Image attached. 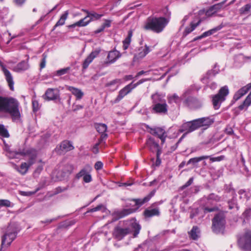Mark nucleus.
I'll list each match as a JSON object with an SVG mask.
<instances>
[{"label": "nucleus", "instance_id": "nucleus-1", "mask_svg": "<svg viewBox=\"0 0 251 251\" xmlns=\"http://www.w3.org/2000/svg\"><path fill=\"white\" fill-rule=\"evenodd\" d=\"M126 226L123 227L121 223L117 226L114 229L113 235L118 240H121L126 235L133 232V237H136L139 233L141 226L135 220L132 219L123 222Z\"/></svg>", "mask_w": 251, "mask_h": 251}, {"label": "nucleus", "instance_id": "nucleus-2", "mask_svg": "<svg viewBox=\"0 0 251 251\" xmlns=\"http://www.w3.org/2000/svg\"><path fill=\"white\" fill-rule=\"evenodd\" d=\"M170 14L166 17L150 16L145 22L143 28L145 30H151L158 34L164 31L168 25L170 18Z\"/></svg>", "mask_w": 251, "mask_h": 251}, {"label": "nucleus", "instance_id": "nucleus-3", "mask_svg": "<svg viewBox=\"0 0 251 251\" xmlns=\"http://www.w3.org/2000/svg\"><path fill=\"white\" fill-rule=\"evenodd\" d=\"M20 155L22 156H28L29 157L27 162H23L20 167L17 169L18 172L22 175H25L27 172L29 168L34 164L37 156V151L33 148H24L19 152Z\"/></svg>", "mask_w": 251, "mask_h": 251}, {"label": "nucleus", "instance_id": "nucleus-4", "mask_svg": "<svg viewBox=\"0 0 251 251\" xmlns=\"http://www.w3.org/2000/svg\"><path fill=\"white\" fill-rule=\"evenodd\" d=\"M20 103L17 100L12 97H5L3 112L9 114L12 121L19 120L21 118L19 110Z\"/></svg>", "mask_w": 251, "mask_h": 251}, {"label": "nucleus", "instance_id": "nucleus-5", "mask_svg": "<svg viewBox=\"0 0 251 251\" xmlns=\"http://www.w3.org/2000/svg\"><path fill=\"white\" fill-rule=\"evenodd\" d=\"M152 104L151 111L152 113L159 114H166L168 112V105L164 97L158 93L152 95Z\"/></svg>", "mask_w": 251, "mask_h": 251}, {"label": "nucleus", "instance_id": "nucleus-6", "mask_svg": "<svg viewBox=\"0 0 251 251\" xmlns=\"http://www.w3.org/2000/svg\"><path fill=\"white\" fill-rule=\"evenodd\" d=\"M229 93L227 86L225 85L220 89L217 94L211 96L212 104L215 109H218L220 107L221 103L226 100Z\"/></svg>", "mask_w": 251, "mask_h": 251}, {"label": "nucleus", "instance_id": "nucleus-7", "mask_svg": "<svg viewBox=\"0 0 251 251\" xmlns=\"http://www.w3.org/2000/svg\"><path fill=\"white\" fill-rule=\"evenodd\" d=\"M238 244L242 251H251V230H247L239 236Z\"/></svg>", "mask_w": 251, "mask_h": 251}, {"label": "nucleus", "instance_id": "nucleus-8", "mask_svg": "<svg viewBox=\"0 0 251 251\" xmlns=\"http://www.w3.org/2000/svg\"><path fill=\"white\" fill-rule=\"evenodd\" d=\"M226 225V220L222 214H218L215 216L212 220V229L216 233H224Z\"/></svg>", "mask_w": 251, "mask_h": 251}, {"label": "nucleus", "instance_id": "nucleus-9", "mask_svg": "<svg viewBox=\"0 0 251 251\" xmlns=\"http://www.w3.org/2000/svg\"><path fill=\"white\" fill-rule=\"evenodd\" d=\"M133 201L135 202L137 207L135 208L124 209L117 213V216L119 218H123L134 212L140 206L148 201H145V197L143 199H134Z\"/></svg>", "mask_w": 251, "mask_h": 251}, {"label": "nucleus", "instance_id": "nucleus-10", "mask_svg": "<svg viewBox=\"0 0 251 251\" xmlns=\"http://www.w3.org/2000/svg\"><path fill=\"white\" fill-rule=\"evenodd\" d=\"M198 128L197 124L195 120L189 122L184 123L179 127V132L184 133L182 136V137H184L185 135L190 133Z\"/></svg>", "mask_w": 251, "mask_h": 251}, {"label": "nucleus", "instance_id": "nucleus-11", "mask_svg": "<svg viewBox=\"0 0 251 251\" xmlns=\"http://www.w3.org/2000/svg\"><path fill=\"white\" fill-rule=\"evenodd\" d=\"M17 234V233L16 231L13 230L11 231L10 229H9L7 232L2 237L1 250L4 247L6 248L9 247L13 241L16 238Z\"/></svg>", "mask_w": 251, "mask_h": 251}, {"label": "nucleus", "instance_id": "nucleus-12", "mask_svg": "<svg viewBox=\"0 0 251 251\" xmlns=\"http://www.w3.org/2000/svg\"><path fill=\"white\" fill-rule=\"evenodd\" d=\"M92 168L89 165H85L79 171V177L81 178L82 182L90 183L92 181L91 173Z\"/></svg>", "mask_w": 251, "mask_h": 251}, {"label": "nucleus", "instance_id": "nucleus-13", "mask_svg": "<svg viewBox=\"0 0 251 251\" xmlns=\"http://www.w3.org/2000/svg\"><path fill=\"white\" fill-rule=\"evenodd\" d=\"M218 73L214 70L208 71L206 74L201 78V81L204 84H208V87L211 90H215L217 87V84L215 82H210V79Z\"/></svg>", "mask_w": 251, "mask_h": 251}, {"label": "nucleus", "instance_id": "nucleus-14", "mask_svg": "<svg viewBox=\"0 0 251 251\" xmlns=\"http://www.w3.org/2000/svg\"><path fill=\"white\" fill-rule=\"evenodd\" d=\"M2 71L4 74L5 80L10 90L14 91V81L10 72L3 65H1Z\"/></svg>", "mask_w": 251, "mask_h": 251}, {"label": "nucleus", "instance_id": "nucleus-15", "mask_svg": "<svg viewBox=\"0 0 251 251\" xmlns=\"http://www.w3.org/2000/svg\"><path fill=\"white\" fill-rule=\"evenodd\" d=\"M150 133L159 138L161 140L162 144L165 143L167 134L164 129L159 127L151 128Z\"/></svg>", "mask_w": 251, "mask_h": 251}, {"label": "nucleus", "instance_id": "nucleus-16", "mask_svg": "<svg viewBox=\"0 0 251 251\" xmlns=\"http://www.w3.org/2000/svg\"><path fill=\"white\" fill-rule=\"evenodd\" d=\"M156 203L152 204L150 207L145 209L144 212V215L146 218H151L155 216L160 215V210L158 207L155 206Z\"/></svg>", "mask_w": 251, "mask_h": 251}, {"label": "nucleus", "instance_id": "nucleus-17", "mask_svg": "<svg viewBox=\"0 0 251 251\" xmlns=\"http://www.w3.org/2000/svg\"><path fill=\"white\" fill-rule=\"evenodd\" d=\"M184 102L188 107L191 109L198 108L202 105V103L200 100L192 97L187 98Z\"/></svg>", "mask_w": 251, "mask_h": 251}, {"label": "nucleus", "instance_id": "nucleus-18", "mask_svg": "<svg viewBox=\"0 0 251 251\" xmlns=\"http://www.w3.org/2000/svg\"><path fill=\"white\" fill-rule=\"evenodd\" d=\"M146 144L151 152H156V153L161 152V149L158 143L155 142L153 138L149 137L146 142Z\"/></svg>", "mask_w": 251, "mask_h": 251}, {"label": "nucleus", "instance_id": "nucleus-19", "mask_svg": "<svg viewBox=\"0 0 251 251\" xmlns=\"http://www.w3.org/2000/svg\"><path fill=\"white\" fill-rule=\"evenodd\" d=\"M132 86V83L127 85L123 89H122L119 92V94L117 98L114 100V103L119 102L125 96L129 93L133 89Z\"/></svg>", "mask_w": 251, "mask_h": 251}, {"label": "nucleus", "instance_id": "nucleus-20", "mask_svg": "<svg viewBox=\"0 0 251 251\" xmlns=\"http://www.w3.org/2000/svg\"><path fill=\"white\" fill-rule=\"evenodd\" d=\"M74 149V147L70 141L64 140L60 143L59 149H57V151L59 154H62L70 151Z\"/></svg>", "mask_w": 251, "mask_h": 251}, {"label": "nucleus", "instance_id": "nucleus-21", "mask_svg": "<svg viewBox=\"0 0 251 251\" xmlns=\"http://www.w3.org/2000/svg\"><path fill=\"white\" fill-rule=\"evenodd\" d=\"M198 128L205 126L206 127L210 126L214 123V121L209 117H203L195 119Z\"/></svg>", "mask_w": 251, "mask_h": 251}, {"label": "nucleus", "instance_id": "nucleus-22", "mask_svg": "<svg viewBox=\"0 0 251 251\" xmlns=\"http://www.w3.org/2000/svg\"><path fill=\"white\" fill-rule=\"evenodd\" d=\"M29 68V65L28 61L23 60L14 66L12 70L16 73H21L28 70Z\"/></svg>", "mask_w": 251, "mask_h": 251}, {"label": "nucleus", "instance_id": "nucleus-23", "mask_svg": "<svg viewBox=\"0 0 251 251\" xmlns=\"http://www.w3.org/2000/svg\"><path fill=\"white\" fill-rule=\"evenodd\" d=\"M45 97L48 100H56L59 97V91L57 89L49 88L46 91Z\"/></svg>", "mask_w": 251, "mask_h": 251}, {"label": "nucleus", "instance_id": "nucleus-24", "mask_svg": "<svg viewBox=\"0 0 251 251\" xmlns=\"http://www.w3.org/2000/svg\"><path fill=\"white\" fill-rule=\"evenodd\" d=\"M121 56V54L119 51L117 50H113L109 51L107 58L106 63L112 64L114 63Z\"/></svg>", "mask_w": 251, "mask_h": 251}, {"label": "nucleus", "instance_id": "nucleus-25", "mask_svg": "<svg viewBox=\"0 0 251 251\" xmlns=\"http://www.w3.org/2000/svg\"><path fill=\"white\" fill-rule=\"evenodd\" d=\"M100 51V49H97L92 51L89 54V55L85 59L82 64L83 69H86L88 67L93 60L99 55Z\"/></svg>", "mask_w": 251, "mask_h": 251}, {"label": "nucleus", "instance_id": "nucleus-26", "mask_svg": "<svg viewBox=\"0 0 251 251\" xmlns=\"http://www.w3.org/2000/svg\"><path fill=\"white\" fill-rule=\"evenodd\" d=\"M150 51V47L147 45H145L144 48H140L138 53L134 55V60H136L144 58Z\"/></svg>", "mask_w": 251, "mask_h": 251}, {"label": "nucleus", "instance_id": "nucleus-27", "mask_svg": "<svg viewBox=\"0 0 251 251\" xmlns=\"http://www.w3.org/2000/svg\"><path fill=\"white\" fill-rule=\"evenodd\" d=\"M251 89L249 84L239 90L234 95L233 99L235 100H239L242 96L245 95Z\"/></svg>", "mask_w": 251, "mask_h": 251}, {"label": "nucleus", "instance_id": "nucleus-28", "mask_svg": "<svg viewBox=\"0 0 251 251\" xmlns=\"http://www.w3.org/2000/svg\"><path fill=\"white\" fill-rule=\"evenodd\" d=\"M223 27V26L222 25H219L218 26H217V27H215L210 30H209L207 31H205L204 32H203L201 36L198 37L196 39H201L202 38H204V37H207V36H209L211 35H212L214 33H216V32H217L218 31L220 30V29H221L222 28V27Z\"/></svg>", "mask_w": 251, "mask_h": 251}, {"label": "nucleus", "instance_id": "nucleus-29", "mask_svg": "<svg viewBox=\"0 0 251 251\" xmlns=\"http://www.w3.org/2000/svg\"><path fill=\"white\" fill-rule=\"evenodd\" d=\"M4 151L6 152V155L11 158H16V156L19 155V152L22 150H19L18 151H12L8 145L4 144Z\"/></svg>", "mask_w": 251, "mask_h": 251}, {"label": "nucleus", "instance_id": "nucleus-30", "mask_svg": "<svg viewBox=\"0 0 251 251\" xmlns=\"http://www.w3.org/2000/svg\"><path fill=\"white\" fill-rule=\"evenodd\" d=\"M201 22V20H199L198 22L194 23L192 22L191 23L190 26H187L185 28V30L183 32V34L184 35H187L189 33H191L193 31L197 26H198Z\"/></svg>", "mask_w": 251, "mask_h": 251}, {"label": "nucleus", "instance_id": "nucleus-31", "mask_svg": "<svg viewBox=\"0 0 251 251\" xmlns=\"http://www.w3.org/2000/svg\"><path fill=\"white\" fill-rule=\"evenodd\" d=\"M199 234L200 230L197 226H193L191 231L189 232L190 238L194 240L198 239Z\"/></svg>", "mask_w": 251, "mask_h": 251}, {"label": "nucleus", "instance_id": "nucleus-32", "mask_svg": "<svg viewBox=\"0 0 251 251\" xmlns=\"http://www.w3.org/2000/svg\"><path fill=\"white\" fill-rule=\"evenodd\" d=\"M132 36V30H129L128 32V35L127 36L126 38V39L123 41V49L124 50H126L128 49L130 42H131V39Z\"/></svg>", "mask_w": 251, "mask_h": 251}, {"label": "nucleus", "instance_id": "nucleus-33", "mask_svg": "<svg viewBox=\"0 0 251 251\" xmlns=\"http://www.w3.org/2000/svg\"><path fill=\"white\" fill-rule=\"evenodd\" d=\"M168 101L170 104L176 103L177 104L180 102L181 99L176 94H174L168 96Z\"/></svg>", "mask_w": 251, "mask_h": 251}, {"label": "nucleus", "instance_id": "nucleus-34", "mask_svg": "<svg viewBox=\"0 0 251 251\" xmlns=\"http://www.w3.org/2000/svg\"><path fill=\"white\" fill-rule=\"evenodd\" d=\"M209 157V156L207 155H203L199 157H194L191 158L189 160V161L187 162V165L190 164H195L197 163L198 162L203 160L208 159Z\"/></svg>", "mask_w": 251, "mask_h": 251}, {"label": "nucleus", "instance_id": "nucleus-35", "mask_svg": "<svg viewBox=\"0 0 251 251\" xmlns=\"http://www.w3.org/2000/svg\"><path fill=\"white\" fill-rule=\"evenodd\" d=\"M251 104V92L249 95L247 97L245 100L244 101L243 103L239 106L240 110H243L245 107H248Z\"/></svg>", "mask_w": 251, "mask_h": 251}, {"label": "nucleus", "instance_id": "nucleus-36", "mask_svg": "<svg viewBox=\"0 0 251 251\" xmlns=\"http://www.w3.org/2000/svg\"><path fill=\"white\" fill-rule=\"evenodd\" d=\"M68 16V13L65 12L60 17L59 20L56 23L54 26V28L57 26L63 25L65 24V20H66Z\"/></svg>", "mask_w": 251, "mask_h": 251}, {"label": "nucleus", "instance_id": "nucleus-37", "mask_svg": "<svg viewBox=\"0 0 251 251\" xmlns=\"http://www.w3.org/2000/svg\"><path fill=\"white\" fill-rule=\"evenodd\" d=\"M95 127L100 133H104L107 130V126L104 124H97L95 125Z\"/></svg>", "mask_w": 251, "mask_h": 251}, {"label": "nucleus", "instance_id": "nucleus-38", "mask_svg": "<svg viewBox=\"0 0 251 251\" xmlns=\"http://www.w3.org/2000/svg\"><path fill=\"white\" fill-rule=\"evenodd\" d=\"M205 199H206L207 200H212L216 202L220 201L222 200V199L220 197L213 193L210 194L206 198H203V200H204Z\"/></svg>", "mask_w": 251, "mask_h": 251}, {"label": "nucleus", "instance_id": "nucleus-39", "mask_svg": "<svg viewBox=\"0 0 251 251\" xmlns=\"http://www.w3.org/2000/svg\"><path fill=\"white\" fill-rule=\"evenodd\" d=\"M0 135L5 138L9 137V134L8 130L5 127L4 125L0 124Z\"/></svg>", "mask_w": 251, "mask_h": 251}, {"label": "nucleus", "instance_id": "nucleus-40", "mask_svg": "<svg viewBox=\"0 0 251 251\" xmlns=\"http://www.w3.org/2000/svg\"><path fill=\"white\" fill-rule=\"evenodd\" d=\"M251 8V4H247L239 9V13L241 15L246 14L250 11Z\"/></svg>", "mask_w": 251, "mask_h": 251}, {"label": "nucleus", "instance_id": "nucleus-41", "mask_svg": "<svg viewBox=\"0 0 251 251\" xmlns=\"http://www.w3.org/2000/svg\"><path fill=\"white\" fill-rule=\"evenodd\" d=\"M73 170V167L71 165H67L65 167V169L63 171V175L62 176V177L64 178L66 176H67L68 175L70 174Z\"/></svg>", "mask_w": 251, "mask_h": 251}, {"label": "nucleus", "instance_id": "nucleus-42", "mask_svg": "<svg viewBox=\"0 0 251 251\" xmlns=\"http://www.w3.org/2000/svg\"><path fill=\"white\" fill-rule=\"evenodd\" d=\"M91 20L92 18L87 14L84 18L79 20V26H86L91 21Z\"/></svg>", "mask_w": 251, "mask_h": 251}, {"label": "nucleus", "instance_id": "nucleus-43", "mask_svg": "<svg viewBox=\"0 0 251 251\" xmlns=\"http://www.w3.org/2000/svg\"><path fill=\"white\" fill-rule=\"evenodd\" d=\"M68 89L75 97V99H78V89L72 86H69Z\"/></svg>", "mask_w": 251, "mask_h": 251}, {"label": "nucleus", "instance_id": "nucleus-44", "mask_svg": "<svg viewBox=\"0 0 251 251\" xmlns=\"http://www.w3.org/2000/svg\"><path fill=\"white\" fill-rule=\"evenodd\" d=\"M47 56L45 53L42 54V59L40 64V70L44 69L46 66Z\"/></svg>", "mask_w": 251, "mask_h": 251}, {"label": "nucleus", "instance_id": "nucleus-45", "mask_svg": "<svg viewBox=\"0 0 251 251\" xmlns=\"http://www.w3.org/2000/svg\"><path fill=\"white\" fill-rule=\"evenodd\" d=\"M5 206L9 207L11 206V202L7 200H0V207Z\"/></svg>", "mask_w": 251, "mask_h": 251}, {"label": "nucleus", "instance_id": "nucleus-46", "mask_svg": "<svg viewBox=\"0 0 251 251\" xmlns=\"http://www.w3.org/2000/svg\"><path fill=\"white\" fill-rule=\"evenodd\" d=\"M87 14H88V16H90V18H92V19H95V20L99 19L102 16V14H99L95 12L88 13Z\"/></svg>", "mask_w": 251, "mask_h": 251}, {"label": "nucleus", "instance_id": "nucleus-47", "mask_svg": "<svg viewBox=\"0 0 251 251\" xmlns=\"http://www.w3.org/2000/svg\"><path fill=\"white\" fill-rule=\"evenodd\" d=\"M32 105L33 111L34 112H36L39 110V103L37 100H32Z\"/></svg>", "mask_w": 251, "mask_h": 251}, {"label": "nucleus", "instance_id": "nucleus-48", "mask_svg": "<svg viewBox=\"0 0 251 251\" xmlns=\"http://www.w3.org/2000/svg\"><path fill=\"white\" fill-rule=\"evenodd\" d=\"M70 70L69 67H67L66 68H63L60 69L59 70L57 71L56 74L58 75H62L68 73L69 70Z\"/></svg>", "mask_w": 251, "mask_h": 251}, {"label": "nucleus", "instance_id": "nucleus-49", "mask_svg": "<svg viewBox=\"0 0 251 251\" xmlns=\"http://www.w3.org/2000/svg\"><path fill=\"white\" fill-rule=\"evenodd\" d=\"M193 180H194V178L191 177L184 185H183L180 188V189L181 190H183V189L186 188V187L189 186L193 183Z\"/></svg>", "mask_w": 251, "mask_h": 251}, {"label": "nucleus", "instance_id": "nucleus-50", "mask_svg": "<svg viewBox=\"0 0 251 251\" xmlns=\"http://www.w3.org/2000/svg\"><path fill=\"white\" fill-rule=\"evenodd\" d=\"M104 209H105V207H104V205L102 204H100V205L97 206L96 207H95L93 208H92L90 210V211L93 212H96V211H99L100 210H104Z\"/></svg>", "mask_w": 251, "mask_h": 251}, {"label": "nucleus", "instance_id": "nucleus-51", "mask_svg": "<svg viewBox=\"0 0 251 251\" xmlns=\"http://www.w3.org/2000/svg\"><path fill=\"white\" fill-rule=\"evenodd\" d=\"M149 80V79H141L135 84H133V82H131L132 83L131 87H132L133 89H134L135 87H136L137 86H138L139 85H140V84L143 83V82H144L146 81H148Z\"/></svg>", "mask_w": 251, "mask_h": 251}, {"label": "nucleus", "instance_id": "nucleus-52", "mask_svg": "<svg viewBox=\"0 0 251 251\" xmlns=\"http://www.w3.org/2000/svg\"><path fill=\"white\" fill-rule=\"evenodd\" d=\"M5 97L0 96V112H3Z\"/></svg>", "mask_w": 251, "mask_h": 251}, {"label": "nucleus", "instance_id": "nucleus-53", "mask_svg": "<svg viewBox=\"0 0 251 251\" xmlns=\"http://www.w3.org/2000/svg\"><path fill=\"white\" fill-rule=\"evenodd\" d=\"M100 144V141H99L98 143H96L93 147L92 151L96 154L99 152V148L98 147L99 145Z\"/></svg>", "mask_w": 251, "mask_h": 251}, {"label": "nucleus", "instance_id": "nucleus-54", "mask_svg": "<svg viewBox=\"0 0 251 251\" xmlns=\"http://www.w3.org/2000/svg\"><path fill=\"white\" fill-rule=\"evenodd\" d=\"M121 83H122V81L120 79H115L113 80L112 81H110L108 83H107V86H110L112 85L115 84L116 83L121 84Z\"/></svg>", "mask_w": 251, "mask_h": 251}, {"label": "nucleus", "instance_id": "nucleus-55", "mask_svg": "<svg viewBox=\"0 0 251 251\" xmlns=\"http://www.w3.org/2000/svg\"><path fill=\"white\" fill-rule=\"evenodd\" d=\"M103 167V164L100 161L97 162L95 164V168L97 170H99L102 169Z\"/></svg>", "mask_w": 251, "mask_h": 251}, {"label": "nucleus", "instance_id": "nucleus-56", "mask_svg": "<svg viewBox=\"0 0 251 251\" xmlns=\"http://www.w3.org/2000/svg\"><path fill=\"white\" fill-rule=\"evenodd\" d=\"M43 169V165H40L37 167L36 169L34 171L35 174H39L42 171Z\"/></svg>", "mask_w": 251, "mask_h": 251}, {"label": "nucleus", "instance_id": "nucleus-57", "mask_svg": "<svg viewBox=\"0 0 251 251\" xmlns=\"http://www.w3.org/2000/svg\"><path fill=\"white\" fill-rule=\"evenodd\" d=\"M155 190H153L151 192H150V193L145 197V201H149L150 199L154 195L155 193Z\"/></svg>", "mask_w": 251, "mask_h": 251}, {"label": "nucleus", "instance_id": "nucleus-58", "mask_svg": "<svg viewBox=\"0 0 251 251\" xmlns=\"http://www.w3.org/2000/svg\"><path fill=\"white\" fill-rule=\"evenodd\" d=\"M224 156H220L217 157H212V158H210V159L212 162H214V161H221L223 159H224Z\"/></svg>", "mask_w": 251, "mask_h": 251}, {"label": "nucleus", "instance_id": "nucleus-59", "mask_svg": "<svg viewBox=\"0 0 251 251\" xmlns=\"http://www.w3.org/2000/svg\"><path fill=\"white\" fill-rule=\"evenodd\" d=\"M110 25H111V21L110 20H106L105 21L104 23L103 24V25H102V26L103 27H104V28H106V27H109L110 26Z\"/></svg>", "mask_w": 251, "mask_h": 251}, {"label": "nucleus", "instance_id": "nucleus-60", "mask_svg": "<svg viewBox=\"0 0 251 251\" xmlns=\"http://www.w3.org/2000/svg\"><path fill=\"white\" fill-rule=\"evenodd\" d=\"M161 152H159L156 153V165L157 166H158L161 163V159H160V155L161 154Z\"/></svg>", "mask_w": 251, "mask_h": 251}, {"label": "nucleus", "instance_id": "nucleus-61", "mask_svg": "<svg viewBox=\"0 0 251 251\" xmlns=\"http://www.w3.org/2000/svg\"><path fill=\"white\" fill-rule=\"evenodd\" d=\"M238 194L241 195L240 197L241 198H245L246 197V192L245 190H240L239 191H238Z\"/></svg>", "mask_w": 251, "mask_h": 251}, {"label": "nucleus", "instance_id": "nucleus-62", "mask_svg": "<svg viewBox=\"0 0 251 251\" xmlns=\"http://www.w3.org/2000/svg\"><path fill=\"white\" fill-rule=\"evenodd\" d=\"M26 0H14L15 2L18 5H23Z\"/></svg>", "mask_w": 251, "mask_h": 251}, {"label": "nucleus", "instance_id": "nucleus-63", "mask_svg": "<svg viewBox=\"0 0 251 251\" xmlns=\"http://www.w3.org/2000/svg\"><path fill=\"white\" fill-rule=\"evenodd\" d=\"M104 28L102 25L95 31L96 34L99 33L104 30Z\"/></svg>", "mask_w": 251, "mask_h": 251}, {"label": "nucleus", "instance_id": "nucleus-64", "mask_svg": "<svg viewBox=\"0 0 251 251\" xmlns=\"http://www.w3.org/2000/svg\"><path fill=\"white\" fill-rule=\"evenodd\" d=\"M148 73V72H146V71H140L135 76V77L137 78L139 76H140V75H144V74H146Z\"/></svg>", "mask_w": 251, "mask_h": 251}]
</instances>
